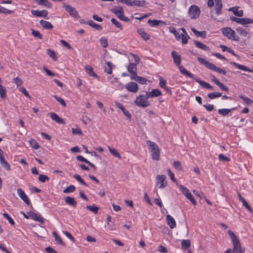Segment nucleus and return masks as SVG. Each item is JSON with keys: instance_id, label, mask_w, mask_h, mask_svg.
<instances>
[{"instance_id": "f257e3e1", "label": "nucleus", "mask_w": 253, "mask_h": 253, "mask_svg": "<svg viewBox=\"0 0 253 253\" xmlns=\"http://www.w3.org/2000/svg\"><path fill=\"white\" fill-rule=\"evenodd\" d=\"M146 144L149 145V149L152 152V159L157 161L159 160L160 159V150L158 146L154 142L150 140H147Z\"/></svg>"}, {"instance_id": "f03ea898", "label": "nucleus", "mask_w": 253, "mask_h": 253, "mask_svg": "<svg viewBox=\"0 0 253 253\" xmlns=\"http://www.w3.org/2000/svg\"><path fill=\"white\" fill-rule=\"evenodd\" d=\"M223 34L227 37L229 39L233 40L235 41H239L240 38L239 36L236 35L234 30L230 27L223 28L221 29Z\"/></svg>"}, {"instance_id": "7ed1b4c3", "label": "nucleus", "mask_w": 253, "mask_h": 253, "mask_svg": "<svg viewBox=\"0 0 253 253\" xmlns=\"http://www.w3.org/2000/svg\"><path fill=\"white\" fill-rule=\"evenodd\" d=\"M229 235L230 236L233 245V250L234 251H239V253H240V250H242L243 249L241 248V243L238 240L237 236L234 234L233 232L231 230L228 231Z\"/></svg>"}, {"instance_id": "20e7f679", "label": "nucleus", "mask_w": 253, "mask_h": 253, "mask_svg": "<svg viewBox=\"0 0 253 253\" xmlns=\"http://www.w3.org/2000/svg\"><path fill=\"white\" fill-rule=\"evenodd\" d=\"M134 104L137 106L142 108H145L150 105L149 101L142 94L139 95L136 97L134 101Z\"/></svg>"}, {"instance_id": "39448f33", "label": "nucleus", "mask_w": 253, "mask_h": 253, "mask_svg": "<svg viewBox=\"0 0 253 253\" xmlns=\"http://www.w3.org/2000/svg\"><path fill=\"white\" fill-rule=\"evenodd\" d=\"M188 14L191 19H197L200 14V8L195 5H192L189 9Z\"/></svg>"}, {"instance_id": "423d86ee", "label": "nucleus", "mask_w": 253, "mask_h": 253, "mask_svg": "<svg viewBox=\"0 0 253 253\" xmlns=\"http://www.w3.org/2000/svg\"><path fill=\"white\" fill-rule=\"evenodd\" d=\"M232 21L236 22L242 25H245L248 24L253 23V19L248 18H237L234 16H231L230 18Z\"/></svg>"}, {"instance_id": "0eeeda50", "label": "nucleus", "mask_w": 253, "mask_h": 253, "mask_svg": "<svg viewBox=\"0 0 253 253\" xmlns=\"http://www.w3.org/2000/svg\"><path fill=\"white\" fill-rule=\"evenodd\" d=\"M167 177L165 175H158L156 177L157 185L160 189H163L168 185L166 181Z\"/></svg>"}, {"instance_id": "6e6552de", "label": "nucleus", "mask_w": 253, "mask_h": 253, "mask_svg": "<svg viewBox=\"0 0 253 253\" xmlns=\"http://www.w3.org/2000/svg\"><path fill=\"white\" fill-rule=\"evenodd\" d=\"M198 61L203 65H204L207 68L215 71L216 67L212 63L209 62L208 61L206 60L205 59L202 57H198Z\"/></svg>"}, {"instance_id": "1a4fd4ad", "label": "nucleus", "mask_w": 253, "mask_h": 253, "mask_svg": "<svg viewBox=\"0 0 253 253\" xmlns=\"http://www.w3.org/2000/svg\"><path fill=\"white\" fill-rule=\"evenodd\" d=\"M17 192L19 197L25 203L26 205L29 206L31 202L25 193L24 191L22 189L18 188L17 190Z\"/></svg>"}, {"instance_id": "9d476101", "label": "nucleus", "mask_w": 253, "mask_h": 253, "mask_svg": "<svg viewBox=\"0 0 253 253\" xmlns=\"http://www.w3.org/2000/svg\"><path fill=\"white\" fill-rule=\"evenodd\" d=\"M3 154V151L0 148V163L5 169L9 171L11 170L10 166L8 163L4 160Z\"/></svg>"}, {"instance_id": "9b49d317", "label": "nucleus", "mask_w": 253, "mask_h": 253, "mask_svg": "<svg viewBox=\"0 0 253 253\" xmlns=\"http://www.w3.org/2000/svg\"><path fill=\"white\" fill-rule=\"evenodd\" d=\"M125 88L131 92H136L138 90L137 84L135 82H131L125 85Z\"/></svg>"}, {"instance_id": "f8f14e48", "label": "nucleus", "mask_w": 253, "mask_h": 253, "mask_svg": "<svg viewBox=\"0 0 253 253\" xmlns=\"http://www.w3.org/2000/svg\"><path fill=\"white\" fill-rule=\"evenodd\" d=\"M31 13L33 15L36 17H42L45 18H47L48 15V11L46 10H42L41 11L38 10H31Z\"/></svg>"}, {"instance_id": "ddd939ff", "label": "nucleus", "mask_w": 253, "mask_h": 253, "mask_svg": "<svg viewBox=\"0 0 253 253\" xmlns=\"http://www.w3.org/2000/svg\"><path fill=\"white\" fill-rule=\"evenodd\" d=\"M160 83L159 85L161 88H163L165 89L167 93H168L169 95L172 94V91L171 89L166 86L167 81L161 76H160L159 78Z\"/></svg>"}, {"instance_id": "4468645a", "label": "nucleus", "mask_w": 253, "mask_h": 253, "mask_svg": "<svg viewBox=\"0 0 253 253\" xmlns=\"http://www.w3.org/2000/svg\"><path fill=\"white\" fill-rule=\"evenodd\" d=\"M171 56L172 57L173 62L178 67L180 65L181 61V56L180 55L178 54L175 51H172L171 52Z\"/></svg>"}, {"instance_id": "2eb2a0df", "label": "nucleus", "mask_w": 253, "mask_h": 253, "mask_svg": "<svg viewBox=\"0 0 253 253\" xmlns=\"http://www.w3.org/2000/svg\"><path fill=\"white\" fill-rule=\"evenodd\" d=\"M28 214L32 219L36 221H37L40 223H43L44 219L41 216L40 214H38L32 211L28 212Z\"/></svg>"}, {"instance_id": "dca6fc26", "label": "nucleus", "mask_w": 253, "mask_h": 253, "mask_svg": "<svg viewBox=\"0 0 253 253\" xmlns=\"http://www.w3.org/2000/svg\"><path fill=\"white\" fill-rule=\"evenodd\" d=\"M49 115L52 120L55 121L57 123L63 125L65 124L64 120L60 118L55 113L51 112L49 113Z\"/></svg>"}, {"instance_id": "f3484780", "label": "nucleus", "mask_w": 253, "mask_h": 253, "mask_svg": "<svg viewBox=\"0 0 253 253\" xmlns=\"http://www.w3.org/2000/svg\"><path fill=\"white\" fill-rule=\"evenodd\" d=\"M64 7L65 8L66 11L68 12L72 16L76 17L78 16V13L75 8L72 7L71 6L66 5H64Z\"/></svg>"}, {"instance_id": "a211bd4d", "label": "nucleus", "mask_w": 253, "mask_h": 253, "mask_svg": "<svg viewBox=\"0 0 253 253\" xmlns=\"http://www.w3.org/2000/svg\"><path fill=\"white\" fill-rule=\"evenodd\" d=\"M166 220L168 224L171 229H173L176 227L175 221L173 217L170 215L168 214L166 216Z\"/></svg>"}, {"instance_id": "6ab92c4d", "label": "nucleus", "mask_w": 253, "mask_h": 253, "mask_svg": "<svg viewBox=\"0 0 253 253\" xmlns=\"http://www.w3.org/2000/svg\"><path fill=\"white\" fill-rule=\"evenodd\" d=\"M86 72L91 77L98 79L99 76L94 72L93 68L90 65H86L84 67Z\"/></svg>"}, {"instance_id": "aec40b11", "label": "nucleus", "mask_w": 253, "mask_h": 253, "mask_svg": "<svg viewBox=\"0 0 253 253\" xmlns=\"http://www.w3.org/2000/svg\"><path fill=\"white\" fill-rule=\"evenodd\" d=\"M115 104L119 108H120L121 110V111L123 112L124 114L126 116V117L129 119L131 118V114L127 110H126L125 108V107L123 106L122 104L118 102H116Z\"/></svg>"}, {"instance_id": "412c9836", "label": "nucleus", "mask_w": 253, "mask_h": 253, "mask_svg": "<svg viewBox=\"0 0 253 253\" xmlns=\"http://www.w3.org/2000/svg\"><path fill=\"white\" fill-rule=\"evenodd\" d=\"M215 9L216 10V14L219 15L221 14V8H222V3L221 0H215Z\"/></svg>"}, {"instance_id": "4be33fe9", "label": "nucleus", "mask_w": 253, "mask_h": 253, "mask_svg": "<svg viewBox=\"0 0 253 253\" xmlns=\"http://www.w3.org/2000/svg\"><path fill=\"white\" fill-rule=\"evenodd\" d=\"M195 81L197 83H198L202 87L207 88V89H213V87L211 86L210 84H209L208 83H207L205 81L200 80L198 79H194Z\"/></svg>"}, {"instance_id": "5701e85b", "label": "nucleus", "mask_w": 253, "mask_h": 253, "mask_svg": "<svg viewBox=\"0 0 253 253\" xmlns=\"http://www.w3.org/2000/svg\"><path fill=\"white\" fill-rule=\"evenodd\" d=\"M230 64L237 67L239 69H240V70H244V71H248V72H251V73H252L253 72V70L251 69H250L249 68H248L247 66H244V65H241V64H237V63L235 62H230Z\"/></svg>"}, {"instance_id": "b1692460", "label": "nucleus", "mask_w": 253, "mask_h": 253, "mask_svg": "<svg viewBox=\"0 0 253 253\" xmlns=\"http://www.w3.org/2000/svg\"><path fill=\"white\" fill-rule=\"evenodd\" d=\"M65 202L67 203L69 205L72 207H76L77 202L75 199L70 196H66L64 198Z\"/></svg>"}, {"instance_id": "393cba45", "label": "nucleus", "mask_w": 253, "mask_h": 253, "mask_svg": "<svg viewBox=\"0 0 253 253\" xmlns=\"http://www.w3.org/2000/svg\"><path fill=\"white\" fill-rule=\"evenodd\" d=\"M194 44L196 46L199 48L202 49L205 51H210L211 50L209 46L204 44V43H201V42L198 41H194Z\"/></svg>"}, {"instance_id": "a878e982", "label": "nucleus", "mask_w": 253, "mask_h": 253, "mask_svg": "<svg viewBox=\"0 0 253 253\" xmlns=\"http://www.w3.org/2000/svg\"><path fill=\"white\" fill-rule=\"evenodd\" d=\"M178 67L179 69L180 73L182 74H183L186 76H188L190 78L194 79V77H195L194 75L193 74L189 72L182 66L180 65V66H178Z\"/></svg>"}, {"instance_id": "bb28decb", "label": "nucleus", "mask_w": 253, "mask_h": 253, "mask_svg": "<svg viewBox=\"0 0 253 253\" xmlns=\"http://www.w3.org/2000/svg\"><path fill=\"white\" fill-rule=\"evenodd\" d=\"M40 24L44 29H52L53 28L52 25L49 22L46 21L45 20H41L40 21Z\"/></svg>"}, {"instance_id": "cd10ccee", "label": "nucleus", "mask_w": 253, "mask_h": 253, "mask_svg": "<svg viewBox=\"0 0 253 253\" xmlns=\"http://www.w3.org/2000/svg\"><path fill=\"white\" fill-rule=\"evenodd\" d=\"M239 7L235 6L230 8L229 11H232L234 15L238 17H242L243 16V11L242 10H238Z\"/></svg>"}, {"instance_id": "c85d7f7f", "label": "nucleus", "mask_w": 253, "mask_h": 253, "mask_svg": "<svg viewBox=\"0 0 253 253\" xmlns=\"http://www.w3.org/2000/svg\"><path fill=\"white\" fill-rule=\"evenodd\" d=\"M85 24L89 25L90 27L95 28L97 30L100 31L102 29V27L101 26L95 23L93 21L91 20H89L87 21L85 23Z\"/></svg>"}, {"instance_id": "c756f323", "label": "nucleus", "mask_w": 253, "mask_h": 253, "mask_svg": "<svg viewBox=\"0 0 253 253\" xmlns=\"http://www.w3.org/2000/svg\"><path fill=\"white\" fill-rule=\"evenodd\" d=\"M137 32L145 41L149 39L150 36L145 32L143 28L138 29Z\"/></svg>"}, {"instance_id": "7c9ffc66", "label": "nucleus", "mask_w": 253, "mask_h": 253, "mask_svg": "<svg viewBox=\"0 0 253 253\" xmlns=\"http://www.w3.org/2000/svg\"><path fill=\"white\" fill-rule=\"evenodd\" d=\"M191 30L197 37L206 38L207 35V32L206 31H203L199 32L194 28H192Z\"/></svg>"}, {"instance_id": "2f4dec72", "label": "nucleus", "mask_w": 253, "mask_h": 253, "mask_svg": "<svg viewBox=\"0 0 253 253\" xmlns=\"http://www.w3.org/2000/svg\"><path fill=\"white\" fill-rule=\"evenodd\" d=\"M191 246V242L189 239L183 240L181 242V248L182 250H187Z\"/></svg>"}, {"instance_id": "473e14b6", "label": "nucleus", "mask_w": 253, "mask_h": 253, "mask_svg": "<svg viewBox=\"0 0 253 253\" xmlns=\"http://www.w3.org/2000/svg\"><path fill=\"white\" fill-rule=\"evenodd\" d=\"M236 31L240 34V35L244 37H249L250 36L248 32L245 31L244 29L238 27L236 29Z\"/></svg>"}, {"instance_id": "72a5a7b5", "label": "nucleus", "mask_w": 253, "mask_h": 253, "mask_svg": "<svg viewBox=\"0 0 253 253\" xmlns=\"http://www.w3.org/2000/svg\"><path fill=\"white\" fill-rule=\"evenodd\" d=\"M106 66H104V71L108 74H111L112 73V63L111 62H106Z\"/></svg>"}, {"instance_id": "f704fd0d", "label": "nucleus", "mask_w": 253, "mask_h": 253, "mask_svg": "<svg viewBox=\"0 0 253 253\" xmlns=\"http://www.w3.org/2000/svg\"><path fill=\"white\" fill-rule=\"evenodd\" d=\"M52 235L55 238V241L57 242L58 244H60L63 246H65L64 243L62 241V239L58 235V234L56 233V232L53 231L52 232Z\"/></svg>"}, {"instance_id": "c9c22d12", "label": "nucleus", "mask_w": 253, "mask_h": 253, "mask_svg": "<svg viewBox=\"0 0 253 253\" xmlns=\"http://www.w3.org/2000/svg\"><path fill=\"white\" fill-rule=\"evenodd\" d=\"M222 94L219 92H213L208 93V96L211 99L221 97Z\"/></svg>"}, {"instance_id": "e433bc0d", "label": "nucleus", "mask_w": 253, "mask_h": 253, "mask_svg": "<svg viewBox=\"0 0 253 253\" xmlns=\"http://www.w3.org/2000/svg\"><path fill=\"white\" fill-rule=\"evenodd\" d=\"M108 148L109 149L110 153L112 155L114 156L115 157H116L119 159H121V155H120V153L119 152H118L116 149L112 148L110 146H108Z\"/></svg>"}, {"instance_id": "4c0bfd02", "label": "nucleus", "mask_w": 253, "mask_h": 253, "mask_svg": "<svg viewBox=\"0 0 253 253\" xmlns=\"http://www.w3.org/2000/svg\"><path fill=\"white\" fill-rule=\"evenodd\" d=\"M136 64L130 63L127 67L128 71L131 74L132 73L136 72L137 71Z\"/></svg>"}, {"instance_id": "58836bf2", "label": "nucleus", "mask_w": 253, "mask_h": 253, "mask_svg": "<svg viewBox=\"0 0 253 253\" xmlns=\"http://www.w3.org/2000/svg\"><path fill=\"white\" fill-rule=\"evenodd\" d=\"M146 3V1L144 0H132L133 6H144Z\"/></svg>"}, {"instance_id": "ea45409f", "label": "nucleus", "mask_w": 253, "mask_h": 253, "mask_svg": "<svg viewBox=\"0 0 253 253\" xmlns=\"http://www.w3.org/2000/svg\"><path fill=\"white\" fill-rule=\"evenodd\" d=\"M169 31L170 33H173L177 40H179L181 38V35L174 27H169Z\"/></svg>"}, {"instance_id": "a19ab883", "label": "nucleus", "mask_w": 253, "mask_h": 253, "mask_svg": "<svg viewBox=\"0 0 253 253\" xmlns=\"http://www.w3.org/2000/svg\"><path fill=\"white\" fill-rule=\"evenodd\" d=\"M86 208L94 213H97L99 210V208L96 207L94 204H93L92 205H87Z\"/></svg>"}, {"instance_id": "79ce46f5", "label": "nucleus", "mask_w": 253, "mask_h": 253, "mask_svg": "<svg viewBox=\"0 0 253 253\" xmlns=\"http://www.w3.org/2000/svg\"><path fill=\"white\" fill-rule=\"evenodd\" d=\"M118 18H119L122 21H124L127 22H129L130 19L128 17H126L125 16L124 13H118L117 14H115Z\"/></svg>"}, {"instance_id": "37998d69", "label": "nucleus", "mask_w": 253, "mask_h": 253, "mask_svg": "<svg viewBox=\"0 0 253 253\" xmlns=\"http://www.w3.org/2000/svg\"><path fill=\"white\" fill-rule=\"evenodd\" d=\"M74 177L78 180L81 184L85 186H88L87 184L84 180V179L78 174H75L74 175Z\"/></svg>"}, {"instance_id": "c03bdc74", "label": "nucleus", "mask_w": 253, "mask_h": 253, "mask_svg": "<svg viewBox=\"0 0 253 253\" xmlns=\"http://www.w3.org/2000/svg\"><path fill=\"white\" fill-rule=\"evenodd\" d=\"M47 53L50 57L53 59L54 61H57V58L56 56L55 52L53 50H51L50 49H47Z\"/></svg>"}, {"instance_id": "a18cd8bd", "label": "nucleus", "mask_w": 253, "mask_h": 253, "mask_svg": "<svg viewBox=\"0 0 253 253\" xmlns=\"http://www.w3.org/2000/svg\"><path fill=\"white\" fill-rule=\"evenodd\" d=\"M76 190V187L73 185H70L66 188L63 190V193H68L71 192H73Z\"/></svg>"}, {"instance_id": "49530a36", "label": "nucleus", "mask_w": 253, "mask_h": 253, "mask_svg": "<svg viewBox=\"0 0 253 253\" xmlns=\"http://www.w3.org/2000/svg\"><path fill=\"white\" fill-rule=\"evenodd\" d=\"M179 188L185 197L190 193L189 190L182 185H180L179 186Z\"/></svg>"}, {"instance_id": "de8ad7c7", "label": "nucleus", "mask_w": 253, "mask_h": 253, "mask_svg": "<svg viewBox=\"0 0 253 253\" xmlns=\"http://www.w3.org/2000/svg\"><path fill=\"white\" fill-rule=\"evenodd\" d=\"M151 92L152 97H158L162 95V92L159 89H153Z\"/></svg>"}, {"instance_id": "09e8293b", "label": "nucleus", "mask_w": 253, "mask_h": 253, "mask_svg": "<svg viewBox=\"0 0 253 253\" xmlns=\"http://www.w3.org/2000/svg\"><path fill=\"white\" fill-rule=\"evenodd\" d=\"M234 109V108L229 109H219L218 112L219 114L222 115L223 116H226L228 115L231 111V110Z\"/></svg>"}, {"instance_id": "8fccbe9b", "label": "nucleus", "mask_w": 253, "mask_h": 253, "mask_svg": "<svg viewBox=\"0 0 253 253\" xmlns=\"http://www.w3.org/2000/svg\"><path fill=\"white\" fill-rule=\"evenodd\" d=\"M31 146L35 149H38L40 148V145L34 139H31L29 141Z\"/></svg>"}, {"instance_id": "3c124183", "label": "nucleus", "mask_w": 253, "mask_h": 253, "mask_svg": "<svg viewBox=\"0 0 253 253\" xmlns=\"http://www.w3.org/2000/svg\"><path fill=\"white\" fill-rule=\"evenodd\" d=\"M239 97L242 99L247 105H250L253 103V101L250 98L243 95H240Z\"/></svg>"}, {"instance_id": "603ef678", "label": "nucleus", "mask_w": 253, "mask_h": 253, "mask_svg": "<svg viewBox=\"0 0 253 253\" xmlns=\"http://www.w3.org/2000/svg\"><path fill=\"white\" fill-rule=\"evenodd\" d=\"M13 13V11L5 8L0 5V13H4L5 14H11Z\"/></svg>"}, {"instance_id": "864d4df0", "label": "nucleus", "mask_w": 253, "mask_h": 253, "mask_svg": "<svg viewBox=\"0 0 253 253\" xmlns=\"http://www.w3.org/2000/svg\"><path fill=\"white\" fill-rule=\"evenodd\" d=\"M162 21L158 20H151L149 19L148 21V23L150 24L151 26H156L159 25Z\"/></svg>"}, {"instance_id": "5fc2aeb1", "label": "nucleus", "mask_w": 253, "mask_h": 253, "mask_svg": "<svg viewBox=\"0 0 253 253\" xmlns=\"http://www.w3.org/2000/svg\"><path fill=\"white\" fill-rule=\"evenodd\" d=\"M111 22L115 25L116 27L119 28L120 30H122V24L119 22L116 19L114 18H112L111 19Z\"/></svg>"}, {"instance_id": "6e6d98bb", "label": "nucleus", "mask_w": 253, "mask_h": 253, "mask_svg": "<svg viewBox=\"0 0 253 253\" xmlns=\"http://www.w3.org/2000/svg\"><path fill=\"white\" fill-rule=\"evenodd\" d=\"M111 11L114 14L124 13V9L122 6H119L118 9L112 8Z\"/></svg>"}, {"instance_id": "4d7b16f0", "label": "nucleus", "mask_w": 253, "mask_h": 253, "mask_svg": "<svg viewBox=\"0 0 253 253\" xmlns=\"http://www.w3.org/2000/svg\"><path fill=\"white\" fill-rule=\"evenodd\" d=\"M32 34L33 35V36H34L36 38H38L40 39H42V35L38 31L32 30Z\"/></svg>"}, {"instance_id": "13d9d810", "label": "nucleus", "mask_w": 253, "mask_h": 253, "mask_svg": "<svg viewBox=\"0 0 253 253\" xmlns=\"http://www.w3.org/2000/svg\"><path fill=\"white\" fill-rule=\"evenodd\" d=\"M0 97L2 98H5L6 96V89L4 87H3L2 85H0Z\"/></svg>"}, {"instance_id": "bf43d9fd", "label": "nucleus", "mask_w": 253, "mask_h": 253, "mask_svg": "<svg viewBox=\"0 0 253 253\" xmlns=\"http://www.w3.org/2000/svg\"><path fill=\"white\" fill-rule=\"evenodd\" d=\"M38 179L40 181L44 183L45 182L46 180H48L49 178L45 175L40 174L39 175Z\"/></svg>"}, {"instance_id": "052dcab7", "label": "nucleus", "mask_w": 253, "mask_h": 253, "mask_svg": "<svg viewBox=\"0 0 253 253\" xmlns=\"http://www.w3.org/2000/svg\"><path fill=\"white\" fill-rule=\"evenodd\" d=\"M3 216L8 220L9 223L10 224L14 225L15 224L14 220L12 219V218L9 216V215L8 213H4L3 214Z\"/></svg>"}, {"instance_id": "680f3d73", "label": "nucleus", "mask_w": 253, "mask_h": 253, "mask_svg": "<svg viewBox=\"0 0 253 253\" xmlns=\"http://www.w3.org/2000/svg\"><path fill=\"white\" fill-rule=\"evenodd\" d=\"M216 85L220 88L221 90H224L227 92L229 91L228 87L222 83H220V82H218V83Z\"/></svg>"}, {"instance_id": "e2e57ef3", "label": "nucleus", "mask_w": 253, "mask_h": 253, "mask_svg": "<svg viewBox=\"0 0 253 253\" xmlns=\"http://www.w3.org/2000/svg\"><path fill=\"white\" fill-rule=\"evenodd\" d=\"M186 197L194 205H196V200H195L194 197L193 196V195L191 194V193H190L189 194H188V195H187L186 196Z\"/></svg>"}, {"instance_id": "0e129e2a", "label": "nucleus", "mask_w": 253, "mask_h": 253, "mask_svg": "<svg viewBox=\"0 0 253 253\" xmlns=\"http://www.w3.org/2000/svg\"><path fill=\"white\" fill-rule=\"evenodd\" d=\"M72 132L73 134L75 135H82V132L80 128H72Z\"/></svg>"}, {"instance_id": "69168bd1", "label": "nucleus", "mask_w": 253, "mask_h": 253, "mask_svg": "<svg viewBox=\"0 0 253 253\" xmlns=\"http://www.w3.org/2000/svg\"><path fill=\"white\" fill-rule=\"evenodd\" d=\"M101 45L103 47H106L108 46L107 40L105 38H101L100 39Z\"/></svg>"}, {"instance_id": "338daca9", "label": "nucleus", "mask_w": 253, "mask_h": 253, "mask_svg": "<svg viewBox=\"0 0 253 253\" xmlns=\"http://www.w3.org/2000/svg\"><path fill=\"white\" fill-rule=\"evenodd\" d=\"M173 166L177 169H182V165L180 161H174L173 162Z\"/></svg>"}, {"instance_id": "774afa93", "label": "nucleus", "mask_w": 253, "mask_h": 253, "mask_svg": "<svg viewBox=\"0 0 253 253\" xmlns=\"http://www.w3.org/2000/svg\"><path fill=\"white\" fill-rule=\"evenodd\" d=\"M158 250L159 252L163 253H168V252L167 248L162 245H160L159 246Z\"/></svg>"}]
</instances>
